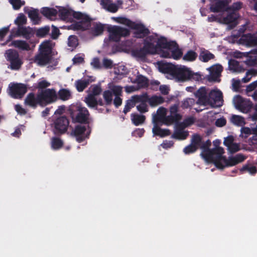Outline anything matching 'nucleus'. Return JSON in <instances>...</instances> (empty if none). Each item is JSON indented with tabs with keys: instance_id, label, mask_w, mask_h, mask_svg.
<instances>
[{
	"instance_id": "obj_20",
	"label": "nucleus",
	"mask_w": 257,
	"mask_h": 257,
	"mask_svg": "<svg viewBox=\"0 0 257 257\" xmlns=\"http://www.w3.org/2000/svg\"><path fill=\"white\" fill-rule=\"evenodd\" d=\"M25 103L32 107H36L38 104H41V100L39 98V94L36 96L34 93H29L25 98Z\"/></svg>"
},
{
	"instance_id": "obj_62",
	"label": "nucleus",
	"mask_w": 257,
	"mask_h": 257,
	"mask_svg": "<svg viewBox=\"0 0 257 257\" xmlns=\"http://www.w3.org/2000/svg\"><path fill=\"white\" fill-rule=\"evenodd\" d=\"M228 149L229 152L232 154L237 152L240 150L239 145L236 143H233L229 147H228Z\"/></svg>"
},
{
	"instance_id": "obj_53",
	"label": "nucleus",
	"mask_w": 257,
	"mask_h": 257,
	"mask_svg": "<svg viewBox=\"0 0 257 257\" xmlns=\"http://www.w3.org/2000/svg\"><path fill=\"white\" fill-rule=\"evenodd\" d=\"M50 31V27L46 26L39 28L36 32V35L39 37H44L48 34Z\"/></svg>"
},
{
	"instance_id": "obj_54",
	"label": "nucleus",
	"mask_w": 257,
	"mask_h": 257,
	"mask_svg": "<svg viewBox=\"0 0 257 257\" xmlns=\"http://www.w3.org/2000/svg\"><path fill=\"white\" fill-rule=\"evenodd\" d=\"M171 49H173L172 51V57L175 60L180 59L183 54V53L181 49L178 47V45L177 44V46L174 48H172Z\"/></svg>"
},
{
	"instance_id": "obj_56",
	"label": "nucleus",
	"mask_w": 257,
	"mask_h": 257,
	"mask_svg": "<svg viewBox=\"0 0 257 257\" xmlns=\"http://www.w3.org/2000/svg\"><path fill=\"white\" fill-rule=\"evenodd\" d=\"M195 103V100L194 99L188 98L182 102L181 107L183 108H188L194 105Z\"/></svg>"
},
{
	"instance_id": "obj_42",
	"label": "nucleus",
	"mask_w": 257,
	"mask_h": 257,
	"mask_svg": "<svg viewBox=\"0 0 257 257\" xmlns=\"http://www.w3.org/2000/svg\"><path fill=\"white\" fill-rule=\"evenodd\" d=\"M201 156L207 162H211L214 163L215 157L213 155L212 149L204 150L201 153Z\"/></svg>"
},
{
	"instance_id": "obj_59",
	"label": "nucleus",
	"mask_w": 257,
	"mask_h": 257,
	"mask_svg": "<svg viewBox=\"0 0 257 257\" xmlns=\"http://www.w3.org/2000/svg\"><path fill=\"white\" fill-rule=\"evenodd\" d=\"M194 123V119L193 117H190L186 118L184 120V123H179L177 127H181L182 129H183L184 127L189 126Z\"/></svg>"
},
{
	"instance_id": "obj_23",
	"label": "nucleus",
	"mask_w": 257,
	"mask_h": 257,
	"mask_svg": "<svg viewBox=\"0 0 257 257\" xmlns=\"http://www.w3.org/2000/svg\"><path fill=\"white\" fill-rule=\"evenodd\" d=\"M195 96L198 98L196 103L200 105L206 106L208 98L207 92L205 87H201L196 92Z\"/></svg>"
},
{
	"instance_id": "obj_51",
	"label": "nucleus",
	"mask_w": 257,
	"mask_h": 257,
	"mask_svg": "<svg viewBox=\"0 0 257 257\" xmlns=\"http://www.w3.org/2000/svg\"><path fill=\"white\" fill-rule=\"evenodd\" d=\"M136 81L138 84L142 87H147L149 85L148 79L142 75H138L136 78Z\"/></svg>"
},
{
	"instance_id": "obj_24",
	"label": "nucleus",
	"mask_w": 257,
	"mask_h": 257,
	"mask_svg": "<svg viewBox=\"0 0 257 257\" xmlns=\"http://www.w3.org/2000/svg\"><path fill=\"white\" fill-rule=\"evenodd\" d=\"M238 16L235 12L228 14L223 18V22L225 24L229 25L231 29L234 28L237 24V20Z\"/></svg>"
},
{
	"instance_id": "obj_7",
	"label": "nucleus",
	"mask_w": 257,
	"mask_h": 257,
	"mask_svg": "<svg viewBox=\"0 0 257 257\" xmlns=\"http://www.w3.org/2000/svg\"><path fill=\"white\" fill-rule=\"evenodd\" d=\"M223 94L219 90H212L208 95L206 105L212 107H219L223 105Z\"/></svg>"
},
{
	"instance_id": "obj_49",
	"label": "nucleus",
	"mask_w": 257,
	"mask_h": 257,
	"mask_svg": "<svg viewBox=\"0 0 257 257\" xmlns=\"http://www.w3.org/2000/svg\"><path fill=\"white\" fill-rule=\"evenodd\" d=\"M202 139L201 136L198 134L193 135L192 137V139L191 140V144L195 146L198 149L199 148H200L202 142Z\"/></svg>"
},
{
	"instance_id": "obj_63",
	"label": "nucleus",
	"mask_w": 257,
	"mask_h": 257,
	"mask_svg": "<svg viewBox=\"0 0 257 257\" xmlns=\"http://www.w3.org/2000/svg\"><path fill=\"white\" fill-rule=\"evenodd\" d=\"M53 29L51 33V38L53 39H56L58 38L60 34L59 29L54 26H52Z\"/></svg>"
},
{
	"instance_id": "obj_40",
	"label": "nucleus",
	"mask_w": 257,
	"mask_h": 257,
	"mask_svg": "<svg viewBox=\"0 0 257 257\" xmlns=\"http://www.w3.org/2000/svg\"><path fill=\"white\" fill-rule=\"evenodd\" d=\"M96 98L94 95H88L85 98V102L87 106L90 108H94L95 109H98L96 103Z\"/></svg>"
},
{
	"instance_id": "obj_18",
	"label": "nucleus",
	"mask_w": 257,
	"mask_h": 257,
	"mask_svg": "<svg viewBox=\"0 0 257 257\" xmlns=\"http://www.w3.org/2000/svg\"><path fill=\"white\" fill-rule=\"evenodd\" d=\"M115 97L113 100V104L116 108H118L122 104V99L120 98L122 93V87L119 85H113L111 87Z\"/></svg>"
},
{
	"instance_id": "obj_1",
	"label": "nucleus",
	"mask_w": 257,
	"mask_h": 257,
	"mask_svg": "<svg viewBox=\"0 0 257 257\" xmlns=\"http://www.w3.org/2000/svg\"><path fill=\"white\" fill-rule=\"evenodd\" d=\"M159 67L160 71L170 74L180 82L199 81L201 79V75L199 73L193 72L190 68L185 66L177 67L170 63H159Z\"/></svg>"
},
{
	"instance_id": "obj_29",
	"label": "nucleus",
	"mask_w": 257,
	"mask_h": 257,
	"mask_svg": "<svg viewBox=\"0 0 257 257\" xmlns=\"http://www.w3.org/2000/svg\"><path fill=\"white\" fill-rule=\"evenodd\" d=\"M182 118V115L181 114H170L166 116L165 118L161 123V124H164L167 125H169L173 124L174 122H177L178 121L181 120Z\"/></svg>"
},
{
	"instance_id": "obj_12",
	"label": "nucleus",
	"mask_w": 257,
	"mask_h": 257,
	"mask_svg": "<svg viewBox=\"0 0 257 257\" xmlns=\"http://www.w3.org/2000/svg\"><path fill=\"white\" fill-rule=\"evenodd\" d=\"M240 44L247 47L257 45V34L248 33L241 36L239 40Z\"/></svg>"
},
{
	"instance_id": "obj_3",
	"label": "nucleus",
	"mask_w": 257,
	"mask_h": 257,
	"mask_svg": "<svg viewBox=\"0 0 257 257\" xmlns=\"http://www.w3.org/2000/svg\"><path fill=\"white\" fill-rule=\"evenodd\" d=\"M72 17L80 20L70 25L71 29L73 30L84 31L88 29L91 26V19L81 12L72 11Z\"/></svg>"
},
{
	"instance_id": "obj_35",
	"label": "nucleus",
	"mask_w": 257,
	"mask_h": 257,
	"mask_svg": "<svg viewBox=\"0 0 257 257\" xmlns=\"http://www.w3.org/2000/svg\"><path fill=\"white\" fill-rule=\"evenodd\" d=\"M57 96L59 99L63 101H66L72 97V94L69 90L65 88H61L59 90Z\"/></svg>"
},
{
	"instance_id": "obj_2",
	"label": "nucleus",
	"mask_w": 257,
	"mask_h": 257,
	"mask_svg": "<svg viewBox=\"0 0 257 257\" xmlns=\"http://www.w3.org/2000/svg\"><path fill=\"white\" fill-rule=\"evenodd\" d=\"M72 121L82 124H89L91 120L90 113L87 108L80 103L71 105L68 109Z\"/></svg>"
},
{
	"instance_id": "obj_60",
	"label": "nucleus",
	"mask_w": 257,
	"mask_h": 257,
	"mask_svg": "<svg viewBox=\"0 0 257 257\" xmlns=\"http://www.w3.org/2000/svg\"><path fill=\"white\" fill-rule=\"evenodd\" d=\"M229 64L231 70L234 71H238L239 70V63L236 60L230 61Z\"/></svg>"
},
{
	"instance_id": "obj_17",
	"label": "nucleus",
	"mask_w": 257,
	"mask_h": 257,
	"mask_svg": "<svg viewBox=\"0 0 257 257\" xmlns=\"http://www.w3.org/2000/svg\"><path fill=\"white\" fill-rule=\"evenodd\" d=\"M134 30H135L134 36L137 38H144L150 33L149 29L142 24H137Z\"/></svg>"
},
{
	"instance_id": "obj_15",
	"label": "nucleus",
	"mask_w": 257,
	"mask_h": 257,
	"mask_svg": "<svg viewBox=\"0 0 257 257\" xmlns=\"http://www.w3.org/2000/svg\"><path fill=\"white\" fill-rule=\"evenodd\" d=\"M35 35V31L30 27H22L17 28L15 33L16 36L22 37L26 40H29L33 37Z\"/></svg>"
},
{
	"instance_id": "obj_33",
	"label": "nucleus",
	"mask_w": 257,
	"mask_h": 257,
	"mask_svg": "<svg viewBox=\"0 0 257 257\" xmlns=\"http://www.w3.org/2000/svg\"><path fill=\"white\" fill-rule=\"evenodd\" d=\"M72 11L65 8H62L59 10L58 12V16L61 20H69L72 18Z\"/></svg>"
},
{
	"instance_id": "obj_6",
	"label": "nucleus",
	"mask_w": 257,
	"mask_h": 257,
	"mask_svg": "<svg viewBox=\"0 0 257 257\" xmlns=\"http://www.w3.org/2000/svg\"><path fill=\"white\" fill-rule=\"evenodd\" d=\"M7 60L10 62V67L12 70H19L23 62L20 57L19 53L14 49H9L5 53Z\"/></svg>"
},
{
	"instance_id": "obj_4",
	"label": "nucleus",
	"mask_w": 257,
	"mask_h": 257,
	"mask_svg": "<svg viewBox=\"0 0 257 257\" xmlns=\"http://www.w3.org/2000/svg\"><path fill=\"white\" fill-rule=\"evenodd\" d=\"M40 47V52L35 56L34 62L39 65L43 66L50 62L51 49L48 41H45L42 43Z\"/></svg>"
},
{
	"instance_id": "obj_43",
	"label": "nucleus",
	"mask_w": 257,
	"mask_h": 257,
	"mask_svg": "<svg viewBox=\"0 0 257 257\" xmlns=\"http://www.w3.org/2000/svg\"><path fill=\"white\" fill-rule=\"evenodd\" d=\"M89 80L79 79L75 82L76 87L78 91L82 92L89 85Z\"/></svg>"
},
{
	"instance_id": "obj_41",
	"label": "nucleus",
	"mask_w": 257,
	"mask_h": 257,
	"mask_svg": "<svg viewBox=\"0 0 257 257\" xmlns=\"http://www.w3.org/2000/svg\"><path fill=\"white\" fill-rule=\"evenodd\" d=\"M63 144H64V143H63V141L59 138L55 137H53L51 139V148L53 150H59L60 149L62 148Z\"/></svg>"
},
{
	"instance_id": "obj_32",
	"label": "nucleus",
	"mask_w": 257,
	"mask_h": 257,
	"mask_svg": "<svg viewBox=\"0 0 257 257\" xmlns=\"http://www.w3.org/2000/svg\"><path fill=\"white\" fill-rule=\"evenodd\" d=\"M131 117L132 123L136 126L143 124L146 120V116L145 115L136 113H132Z\"/></svg>"
},
{
	"instance_id": "obj_46",
	"label": "nucleus",
	"mask_w": 257,
	"mask_h": 257,
	"mask_svg": "<svg viewBox=\"0 0 257 257\" xmlns=\"http://www.w3.org/2000/svg\"><path fill=\"white\" fill-rule=\"evenodd\" d=\"M231 122L236 125L243 126L245 124L244 118L241 116L233 115L231 118Z\"/></svg>"
},
{
	"instance_id": "obj_25",
	"label": "nucleus",
	"mask_w": 257,
	"mask_h": 257,
	"mask_svg": "<svg viewBox=\"0 0 257 257\" xmlns=\"http://www.w3.org/2000/svg\"><path fill=\"white\" fill-rule=\"evenodd\" d=\"M141 101V98L139 97V95H134L132 96L131 99L126 100L123 112L124 114H126L130 111L132 108L136 105V103H139V101Z\"/></svg>"
},
{
	"instance_id": "obj_36",
	"label": "nucleus",
	"mask_w": 257,
	"mask_h": 257,
	"mask_svg": "<svg viewBox=\"0 0 257 257\" xmlns=\"http://www.w3.org/2000/svg\"><path fill=\"white\" fill-rule=\"evenodd\" d=\"M143 47L148 55L154 54L157 53V48L156 45L152 42L147 41L146 40L144 41Z\"/></svg>"
},
{
	"instance_id": "obj_38",
	"label": "nucleus",
	"mask_w": 257,
	"mask_h": 257,
	"mask_svg": "<svg viewBox=\"0 0 257 257\" xmlns=\"http://www.w3.org/2000/svg\"><path fill=\"white\" fill-rule=\"evenodd\" d=\"M41 12L43 16L49 18L55 17L58 14V12L56 9L48 7L43 8Z\"/></svg>"
},
{
	"instance_id": "obj_9",
	"label": "nucleus",
	"mask_w": 257,
	"mask_h": 257,
	"mask_svg": "<svg viewBox=\"0 0 257 257\" xmlns=\"http://www.w3.org/2000/svg\"><path fill=\"white\" fill-rule=\"evenodd\" d=\"M69 121L65 116H60L56 119L54 122L53 133L57 136L65 134L68 129Z\"/></svg>"
},
{
	"instance_id": "obj_37",
	"label": "nucleus",
	"mask_w": 257,
	"mask_h": 257,
	"mask_svg": "<svg viewBox=\"0 0 257 257\" xmlns=\"http://www.w3.org/2000/svg\"><path fill=\"white\" fill-rule=\"evenodd\" d=\"M104 30V25L100 23H95L91 30L92 34L95 36L101 35Z\"/></svg>"
},
{
	"instance_id": "obj_16",
	"label": "nucleus",
	"mask_w": 257,
	"mask_h": 257,
	"mask_svg": "<svg viewBox=\"0 0 257 257\" xmlns=\"http://www.w3.org/2000/svg\"><path fill=\"white\" fill-rule=\"evenodd\" d=\"M209 70L210 75L208 77V80L215 81L221 76V73L223 71V67L220 64H217L210 67Z\"/></svg>"
},
{
	"instance_id": "obj_21",
	"label": "nucleus",
	"mask_w": 257,
	"mask_h": 257,
	"mask_svg": "<svg viewBox=\"0 0 257 257\" xmlns=\"http://www.w3.org/2000/svg\"><path fill=\"white\" fill-rule=\"evenodd\" d=\"M156 45L157 49L162 48L171 49L172 48L177 46V43L173 41L168 42L166 38L161 37L158 39Z\"/></svg>"
},
{
	"instance_id": "obj_22",
	"label": "nucleus",
	"mask_w": 257,
	"mask_h": 257,
	"mask_svg": "<svg viewBox=\"0 0 257 257\" xmlns=\"http://www.w3.org/2000/svg\"><path fill=\"white\" fill-rule=\"evenodd\" d=\"M228 3L226 0L218 1L211 5L210 11L213 13H218L225 11Z\"/></svg>"
},
{
	"instance_id": "obj_14",
	"label": "nucleus",
	"mask_w": 257,
	"mask_h": 257,
	"mask_svg": "<svg viewBox=\"0 0 257 257\" xmlns=\"http://www.w3.org/2000/svg\"><path fill=\"white\" fill-rule=\"evenodd\" d=\"M246 157L241 154H238L236 155L234 157H229L227 159L226 157L223 159L222 163L224 166V168L225 167H230L236 165V164L243 162L245 160Z\"/></svg>"
},
{
	"instance_id": "obj_10",
	"label": "nucleus",
	"mask_w": 257,
	"mask_h": 257,
	"mask_svg": "<svg viewBox=\"0 0 257 257\" xmlns=\"http://www.w3.org/2000/svg\"><path fill=\"white\" fill-rule=\"evenodd\" d=\"M9 94L14 98H22L27 91L25 84L22 83H10L9 85Z\"/></svg>"
},
{
	"instance_id": "obj_64",
	"label": "nucleus",
	"mask_w": 257,
	"mask_h": 257,
	"mask_svg": "<svg viewBox=\"0 0 257 257\" xmlns=\"http://www.w3.org/2000/svg\"><path fill=\"white\" fill-rule=\"evenodd\" d=\"M256 87H257V80L247 85L246 90L247 92H250L254 90Z\"/></svg>"
},
{
	"instance_id": "obj_45",
	"label": "nucleus",
	"mask_w": 257,
	"mask_h": 257,
	"mask_svg": "<svg viewBox=\"0 0 257 257\" xmlns=\"http://www.w3.org/2000/svg\"><path fill=\"white\" fill-rule=\"evenodd\" d=\"M214 57V55L208 51L201 52L199 55L200 60L204 62H207L210 60L213 59Z\"/></svg>"
},
{
	"instance_id": "obj_28",
	"label": "nucleus",
	"mask_w": 257,
	"mask_h": 257,
	"mask_svg": "<svg viewBox=\"0 0 257 257\" xmlns=\"http://www.w3.org/2000/svg\"><path fill=\"white\" fill-rule=\"evenodd\" d=\"M166 109L165 108L161 107L157 111V114L153 116V122L162 123L165 118Z\"/></svg>"
},
{
	"instance_id": "obj_13",
	"label": "nucleus",
	"mask_w": 257,
	"mask_h": 257,
	"mask_svg": "<svg viewBox=\"0 0 257 257\" xmlns=\"http://www.w3.org/2000/svg\"><path fill=\"white\" fill-rule=\"evenodd\" d=\"M213 153V155L215 157L214 160V164L215 166L219 169H223L224 166L222 163L223 159L226 157L222 156L223 154L224 153V149L222 147L214 148L212 149Z\"/></svg>"
},
{
	"instance_id": "obj_30",
	"label": "nucleus",
	"mask_w": 257,
	"mask_h": 257,
	"mask_svg": "<svg viewBox=\"0 0 257 257\" xmlns=\"http://www.w3.org/2000/svg\"><path fill=\"white\" fill-rule=\"evenodd\" d=\"M101 5L104 8L111 13H115L118 10V6L111 0H101Z\"/></svg>"
},
{
	"instance_id": "obj_39",
	"label": "nucleus",
	"mask_w": 257,
	"mask_h": 257,
	"mask_svg": "<svg viewBox=\"0 0 257 257\" xmlns=\"http://www.w3.org/2000/svg\"><path fill=\"white\" fill-rule=\"evenodd\" d=\"M103 97L105 101V105H109L112 103L113 100V93L111 90V87L110 90H105L103 92Z\"/></svg>"
},
{
	"instance_id": "obj_8",
	"label": "nucleus",
	"mask_w": 257,
	"mask_h": 257,
	"mask_svg": "<svg viewBox=\"0 0 257 257\" xmlns=\"http://www.w3.org/2000/svg\"><path fill=\"white\" fill-rule=\"evenodd\" d=\"M87 126L81 124H77L75 126L72 134L75 137L76 141L78 143L83 142L86 139L89 138L91 133V129L89 124Z\"/></svg>"
},
{
	"instance_id": "obj_47",
	"label": "nucleus",
	"mask_w": 257,
	"mask_h": 257,
	"mask_svg": "<svg viewBox=\"0 0 257 257\" xmlns=\"http://www.w3.org/2000/svg\"><path fill=\"white\" fill-rule=\"evenodd\" d=\"M197 54L193 50H189L183 56V60L187 61H194L197 57Z\"/></svg>"
},
{
	"instance_id": "obj_5",
	"label": "nucleus",
	"mask_w": 257,
	"mask_h": 257,
	"mask_svg": "<svg viewBox=\"0 0 257 257\" xmlns=\"http://www.w3.org/2000/svg\"><path fill=\"white\" fill-rule=\"evenodd\" d=\"M107 30L109 33V40L115 42H119L121 37H127L130 34L128 29L117 26H108Z\"/></svg>"
},
{
	"instance_id": "obj_48",
	"label": "nucleus",
	"mask_w": 257,
	"mask_h": 257,
	"mask_svg": "<svg viewBox=\"0 0 257 257\" xmlns=\"http://www.w3.org/2000/svg\"><path fill=\"white\" fill-rule=\"evenodd\" d=\"M133 54L134 56L141 59L145 58L148 55L144 47L134 50Z\"/></svg>"
},
{
	"instance_id": "obj_19",
	"label": "nucleus",
	"mask_w": 257,
	"mask_h": 257,
	"mask_svg": "<svg viewBox=\"0 0 257 257\" xmlns=\"http://www.w3.org/2000/svg\"><path fill=\"white\" fill-rule=\"evenodd\" d=\"M153 123L154 126L152 129V132L154 136L164 138L171 134L170 131L169 129H163L160 127V125H162L160 122Z\"/></svg>"
},
{
	"instance_id": "obj_57",
	"label": "nucleus",
	"mask_w": 257,
	"mask_h": 257,
	"mask_svg": "<svg viewBox=\"0 0 257 257\" xmlns=\"http://www.w3.org/2000/svg\"><path fill=\"white\" fill-rule=\"evenodd\" d=\"M256 168L255 166L249 167L248 165L243 166L240 169L241 173H243L245 171L248 172L250 174L253 175L256 173Z\"/></svg>"
},
{
	"instance_id": "obj_26",
	"label": "nucleus",
	"mask_w": 257,
	"mask_h": 257,
	"mask_svg": "<svg viewBox=\"0 0 257 257\" xmlns=\"http://www.w3.org/2000/svg\"><path fill=\"white\" fill-rule=\"evenodd\" d=\"M145 96L147 97L148 102L151 107H156L165 102L164 98L160 95H154L150 97L147 94Z\"/></svg>"
},
{
	"instance_id": "obj_44",
	"label": "nucleus",
	"mask_w": 257,
	"mask_h": 257,
	"mask_svg": "<svg viewBox=\"0 0 257 257\" xmlns=\"http://www.w3.org/2000/svg\"><path fill=\"white\" fill-rule=\"evenodd\" d=\"M180 130L176 131L172 135V137L179 139V140H185L187 138L189 135L188 132L187 131H184L181 127H179Z\"/></svg>"
},
{
	"instance_id": "obj_11",
	"label": "nucleus",
	"mask_w": 257,
	"mask_h": 257,
	"mask_svg": "<svg viewBox=\"0 0 257 257\" xmlns=\"http://www.w3.org/2000/svg\"><path fill=\"white\" fill-rule=\"evenodd\" d=\"M39 98L41 100V103L47 105L56 101L58 96L54 89L47 88L39 94Z\"/></svg>"
},
{
	"instance_id": "obj_55",
	"label": "nucleus",
	"mask_w": 257,
	"mask_h": 257,
	"mask_svg": "<svg viewBox=\"0 0 257 257\" xmlns=\"http://www.w3.org/2000/svg\"><path fill=\"white\" fill-rule=\"evenodd\" d=\"M9 2L12 5L13 9L16 10H19L25 4V1L21 0H9Z\"/></svg>"
},
{
	"instance_id": "obj_50",
	"label": "nucleus",
	"mask_w": 257,
	"mask_h": 257,
	"mask_svg": "<svg viewBox=\"0 0 257 257\" xmlns=\"http://www.w3.org/2000/svg\"><path fill=\"white\" fill-rule=\"evenodd\" d=\"M27 18L23 14H20L15 21V23L18 26V28L24 27V25L27 23Z\"/></svg>"
},
{
	"instance_id": "obj_31",
	"label": "nucleus",
	"mask_w": 257,
	"mask_h": 257,
	"mask_svg": "<svg viewBox=\"0 0 257 257\" xmlns=\"http://www.w3.org/2000/svg\"><path fill=\"white\" fill-rule=\"evenodd\" d=\"M139 97L141 98L142 101L139 102L140 104L137 106V110L142 113L148 112L149 109L146 103L148 102L147 97L145 95H139Z\"/></svg>"
},
{
	"instance_id": "obj_27",
	"label": "nucleus",
	"mask_w": 257,
	"mask_h": 257,
	"mask_svg": "<svg viewBox=\"0 0 257 257\" xmlns=\"http://www.w3.org/2000/svg\"><path fill=\"white\" fill-rule=\"evenodd\" d=\"M10 46H14L23 51H29L31 50L29 43L24 40L13 41Z\"/></svg>"
},
{
	"instance_id": "obj_52",
	"label": "nucleus",
	"mask_w": 257,
	"mask_h": 257,
	"mask_svg": "<svg viewBox=\"0 0 257 257\" xmlns=\"http://www.w3.org/2000/svg\"><path fill=\"white\" fill-rule=\"evenodd\" d=\"M67 45L69 47L75 48L78 45V40L75 35H70L68 39Z\"/></svg>"
},
{
	"instance_id": "obj_34",
	"label": "nucleus",
	"mask_w": 257,
	"mask_h": 257,
	"mask_svg": "<svg viewBox=\"0 0 257 257\" xmlns=\"http://www.w3.org/2000/svg\"><path fill=\"white\" fill-rule=\"evenodd\" d=\"M25 12L28 15L29 17L31 19L33 24L35 25L38 24L40 21V18L39 16V11L37 9H33Z\"/></svg>"
},
{
	"instance_id": "obj_61",
	"label": "nucleus",
	"mask_w": 257,
	"mask_h": 257,
	"mask_svg": "<svg viewBox=\"0 0 257 257\" xmlns=\"http://www.w3.org/2000/svg\"><path fill=\"white\" fill-rule=\"evenodd\" d=\"M103 66L106 69H110L113 66V62L110 59H108L107 58H104L103 59Z\"/></svg>"
},
{
	"instance_id": "obj_58",
	"label": "nucleus",
	"mask_w": 257,
	"mask_h": 257,
	"mask_svg": "<svg viewBox=\"0 0 257 257\" xmlns=\"http://www.w3.org/2000/svg\"><path fill=\"white\" fill-rule=\"evenodd\" d=\"M197 148L192 145L191 143L183 149V152L186 155L195 153L197 150Z\"/></svg>"
}]
</instances>
